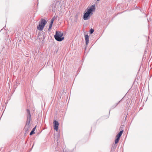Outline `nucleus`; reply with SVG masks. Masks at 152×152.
Instances as JSON below:
<instances>
[{"label": "nucleus", "instance_id": "f257e3e1", "mask_svg": "<svg viewBox=\"0 0 152 152\" xmlns=\"http://www.w3.org/2000/svg\"><path fill=\"white\" fill-rule=\"evenodd\" d=\"M64 0H55L50 5V10L55 12L57 8L59 6L61 7L62 6V2L64 1Z\"/></svg>", "mask_w": 152, "mask_h": 152}, {"label": "nucleus", "instance_id": "f03ea898", "mask_svg": "<svg viewBox=\"0 0 152 152\" xmlns=\"http://www.w3.org/2000/svg\"><path fill=\"white\" fill-rule=\"evenodd\" d=\"M96 9V5L95 4L91 6L88 9L87 11L84 13L83 16V19L84 20H87L88 19V17L90 16L91 14L95 11Z\"/></svg>", "mask_w": 152, "mask_h": 152}, {"label": "nucleus", "instance_id": "7ed1b4c3", "mask_svg": "<svg viewBox=\"0 0 152 152\" xmlns=\"http://www.w3.org/2000/svg\"><path fill=\"white\" fill-rule=\"evenodd\" d=\"M27 114V118L26 125L24 129L26 131H27L31 129V125L30 122L31 121V115L29 110L28 109L26 110Z\"/></svg>", "mask_w": 152, "mask_h": 152}, {"label": "nucleus", "instance_id": "20e7f679", "mask_svg": "<svg viewBox=\"0 0 152 152\" xmlns=\"http://www.w3.org/2000/svg\"><path fill=\"white\" fill-rule=\"evenodd\" d=\"M63 34V33L61 32L56 31L54 35L55 39L58 41H62L64 39V37H62Z\"/></svg>", "mask_w": 152, "mask_h": 152}, {"label": "nucleus", "instance_id": "39448f33", "mask_svg": "<svg viewBox=\"0 0 152 152\" xmlns=\"http://www.w3.org/2000/svg\"><path fill=\"white\" fill-rule=\"evenodd\" d=\"M47 22L44 19H42L39 22V24L37 27V29L39 31L42 30L44 26L46 24Z\"/></svg>", "mask_w": 152, "mask_h": 152}, {"label": "nucleus", "instance_id": "423d86ee", "mask_svg": "<svg viewBox=\"0 0 152 152\" xmlns=\"http://www.w3.org/2000/svg\"><path fill=\"white\" fill-rule=\"evenodd\" d=\"M54 129L56 131H57L58 130L59 123L56 120L53 121Z\"/></svg>", "mask_w": 152, "mask_h": 152}, {"label": "nucleus", "instance_id": "0eeeda50", "mask_svg": "<svg viewBox=\"0 0 152 152\" xmlns=\"http://www.w3.org/2000/svg\"><path fill=\"white\" fill-rule=\"evenodd\" d=\"M85 41L86 45H87L89 43V36L87 34L85 35Z\"/></svg>", "mask_w": 152, "mask_h": 152}, {"label": "nucleus", "instance_id": "6e6552de", "mask_svg": "<svg viewBox=\"0 0 152 152\" xmlns=\"http://www.w3.org/2000/svg\"><path fill=\"white\" fill-rule=\"evenodd\" d=\"M123 132V131L122 130L120 131V132L118 133L116 135V137H118L119 138H120V137L121 136V135L122 134Z\"/></svg>", "mask_w": 152, "mask_h": 152}, {"label": "nucleus", "instance_id": "1a4fd4ad", "mask_svg": "<svg viewBox=\"0 0 152 152\" xmlns=\"http://www.w3.org/2000/svg\"><path fill=\"white\" fill-rule=\"evenodd\" d=\"M116 146H117V145L115 144H114V145L112 147V148H111V149L112 150H114L116 147Z\"/></svg>", "mask_w": 152, "mask_h": 152}, {"label": "nucleus", "instance_id": "9d476101", "mask_svg": "<svg viewBox=\"0 0 152 152\" xmlns=\"http://www.w3.org/2000/svg\"><path fill=\"white\" fill-rule=\"evenodd\" d=\"M116 139L115 141V144L117 143L118 142L119 140L120 139V138H119L117 137H116Z\"/></svg>", "mask_w": 152, "mask_h": 152}, {"label": "nucleus", "instance_id": "9b49d317", "mask_svg": "<svg viewBox=\"0 0 152 152\" xmlns=\"http://www.w3.org/2000/svg\"><path fill=\"white\" fill-rule=\"evenodd\" d=\"M94 31V30L91 28L90 31V34H92Z\"/></svg>", "mask_w": 152, "mask_h": 152}, {"label": "nucleus", "instance_id": "f8f14e48", "mask_svg": "<svg viewBox=\"0 0 152 152\" xmlns=\"http://www.w3.org/2000/svg\"><path fill=\"white\" fill-rule=\"evenodd\" d=\"M35 133L34 131L32 130L30 133V135H32L33 134Z\"/></svg>", "mask_w": 152, "mask_h": 152}, {"label": "nucleus", "instance_id": "ddd939ff", "mask_svg": "<svg viewBox=\"0 0 152 152\" xmlns=\"http://www.w3.org/2000/svg\"><path fill=\"white\" fill-rule=\"evenodd\" d=\"M52 26V24H49V28H48V30H50Z\"/></svg>", "mask_w": 152, "mask_h": 152}, {"label": "nucleus", "instance_id": "4468645a", "mask_svg": "<svg viewBox=\"0 0 152 152\" xmlns=\"http://www.w3.org/2000/svg\"><path fill=\"white\" fill-rule=\"evenodd\" d=\"M54 21V20H53V19H51V20L50 22V24L53 25Z\"/></svg>", "mask_w": 152, "mask_h": 152}, {"label": "nucleus", "instance_id": "2eb2a0df", "mask_svg": "<svg viewBox=\"0 0 152 152\" xmlns=\"http://www.w3.org/2000/svg\"><path fill=\"white\" fill-rule=\"evenodd\" d=\"M36 128V126H35L32 130L34 131V132Z\"/></svg>", "mask_w": 152, "mask_h": 152}, {"label": "nucleus", "instance_id": "dca6fc26", "mask_svg": "<svg viewBox=\"0 0 152 152\" xmlns=\"http://www.w3.org/2000/svg\"><path fill=\"white\" fill-rule=\"evenodd\" d=\"M56 18L54 16V17L52 19H53V20H54Z\"/></svg>", "mask_w": 152, "mask_h": 152}, {"label": "nucleus", "instance_id": "f3484780", "mask_svg": "<svg viewBox=\"0 0 152 152\" xmlns=\"http://www.w3.org/2000/svg\"><path fill=\"white\" fill-rule=\"evenodd\" d=\"M118 104V103H117V104L116 105H115V106H116Z\"/></svg>", "mask_w": 152, "mask_h": 152}, {"label": "nucleus", "instance_id": "a211bd4d", "mask_svg": "<svg viewBox=\"0 0 152 152\" xmlns=\"http://www.w3.org/2000/svg\"><path fill=\"white\" fill-rule=\"evenodd\" d=\"M97 1H99L100 0H96Z\"/></svg>", "mask_w": 152, "mask_h": 152}]
</instances>
